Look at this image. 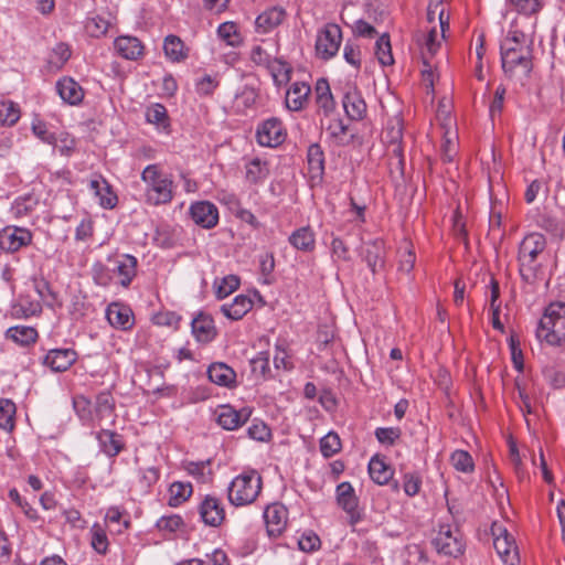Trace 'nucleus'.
I'll return each mask as SVG.
<instances>
[{
	"label": "nucleus",
	"instance_id": "f257e3e1",
	"mask_svg": "<svg viewBox=\"0 0 565 565\" xmlns=\"http://www.w3.org/2000/svg\"><path fill=\"white\" fill-rule=\"evenodd\" d=\"M145 183L143 202L150 206L170 204L174 198L177 185L171 174L164 172L160 164L145 167L140 174Z\"/></svg>",
	"mask_w": 565,
	"mask_h": 565
},
{
	"label": "nucleus",
	"instance_id": "f03ea898",
	"mask_svg": "<svg viewBox=\"0 0 565 565\" xmlns=\"http://www.w3.org/2000/svg\"><path fill=\"white\" fill-rule=\"evenodd\" d=\"M545 248L546 239L541 233H530L521 241L518 252L519 273L526 285H534L539 280L542 269L539 257Z\"/></svg>",
	"mask_w": 565,
	"mask_h": 565
},
{
	"label": "nucleus",
	"instance_id": "7ed1b4c3",
	"mask_svg": "<svg viewBox=\"0 0 565 565\" xmlns=\"http://www.w3.org/2000/svg\"><path fill=\"white\" fill-rule=\"evenodd\" d=\"M535 334L540 342L550 347L565 345V302H551L545 308Z\"/></svg>",
	"mask_w": 565,
	"mask_h": 565
},
{
	"label": "nucleus",
	"instance_id": "20e7f679",
	"mask_svg": "<svg viewBox=\"0 0 565 565\" xmlns=\"http://www.w3.org/2000/svg\"><path fill=\"white\" fill-rule=\"evenodd\" d=\"M263 487L260 475L254 470H245L236 476L227 487V499L235 507H245L255 502Z\"/></svg>",
	"mask_w": 565,
	"mask_h": 565
},
{
	"label": "nucleus",
	"instance_id": "39448f33",
	"mask_svg": "<svg viewBox=\"0 0 565 565\" xmlns=\"http://www.w3.org/2000/svg\"><path fill=\"white\" fill-rule=\"evenodd\" d=\"M510 42L501 43V63L504 73L511 78H526L532 71V47L523 44L521 47L512 49Z\"/></svg>",
	"mask_w": 565,
	"mask_h": 565
},
{
	"label": "nucleus",
	"instance_id": "423d86ee",
	"mask_svg": "<svg viewBox=\"0 0 565 565\" xmlns=\"http://www.w3.org/2000/svg\"><path fill=\"white\" fill-rule=\"evenodd\" d=\"M439 555L457 558L463 554L466 542L459 527L455 524L441 523L431 540Z\"/></svg>",
	"mask_w": 565,
	"mask_h": 565
},
{
	"label": "nucleus",
	"instance_id": "0eeeda50",
	"mask_svg": "<svg viewBox=\"0 0 565 565\" xmlns=\"http://www.w3.org/2000/svg\"><path fill=\"white\" fill-rule=\"evenodd\" d=\"M341 43V28L337 23H327L317 33L316 54L319 58L329 61L338 54Z\"/></svg>",
	"mask_w": 565,
	"mask_h": 565
},
{
	"label": "nucleus",
	"instance_id": "6e6552de",
	"mask_svg": "<svg viewBox=\"0 0 565 565\" xmlns=\"http://www.w3.org/2000/svg\"><path fill=\"white\" fill-rule=\"evenodd\" d=\"M335 500L337 504L345 512L350 526L354 527L364 519V511L359 507V498L350 482L343 481L337 486Z\"/></svg>",
	"mask_w": 565,
	"mask_h": 565
},
{
	"label": "nucleus",
	"instance_id": "1a4fd4ad",
	"mask_svg": "<svg viewBox=\"0 0 565 565\" xmlns=\"http://www.w3.org/2000/svg\"><path fill=\"white\" fill-rule=\"evenodd\" d=\"M493 536V546L505 565H516L519 563L518 547L513 536L500 523L494 522L491 526Z\"/></svg>",
	"mask_w": 565,
	"mask_h": 565
},
{
	"label": "nucleus",
	"instance_id": "9d476101",
	"mask_svg": "<svg viewBox=\"0 0 565 565\" xmlns=\"http://www.w3.org/2000/svg\"><path fill=\"white\" fill-rule=\"evenodd\" d=\"M108 262L113 264L111 271L118 278L122 288H128L137 276L138 259L130 254L109 256Z\"/></svg>",
	"mask_w": 565,
	"mask_h": 565
},
{
	"label": "nucleus",
	"instance_id": "9b49d317",
	"mask_svg": "<svg viewBox=\"0 0 565 565\" xmlns=\"http://www.w3.org/2000/svg\"><path fill=\"white\" fill-rule=\"evenodd\" d=\"M201 521L211 527H218L225 520L224 504L215 495L206 494L198 507Z\"/></svg>",
	"mask_w": 565,
	"mask_h": 565
},
{
	"label": "nucleus",
	"instance_id": "f8f14e48",
	"mask_svg": "<svg viewBox=\"0 0 565 565\" xmlns=\"http://www.w3.org/2000/svg\"><path fill=\"white\" fill-rule=\"evenodd\" d=\"M250 415V408L242 407L241 409H236L228 404L220 405L215 409L216 423L226 430L239 428L249 419Z\"/></svg>",
	"mask_w": 565,
	"mask_h": 565
},
{
	"label": "nucleus",
	"instance_id": "ddd939ff",
	"mask_svg": "<svg viewBox=\"0 0 565 565\" xmlns=\"http://www.w3.org/2000/svg\"><path fill=\"white\" fill-rule=\"evenodd\" d=\"M32 242V233L24 227L6 226L0 231V248L7 253H15Z\"/></svg>",
	"mask_w": 565,
	"mask_h": 565
},
{
	"label": "nucleus",
	"instance_id": "4468645a",
	"mask_svg": "<svg viewBox=\"0 0 565 565\" xmlns=\"http://www.w3.org/2000/svg\"><path fill=\"white\" fill-rule=\"evenodd\" d=\"M286 137L282 122L278 118L264 120L256 130L257 142L263 147H277Z\"/></svg>",
	"mask_w": 565,
	"mask_h": 565
},
{
	"label": "nucleus",
	"instance_id": "2eb2a0df",
	"mask_svg": "<svg viewBox=\"0 0 565 565\" xmlns=\"http://www.w3.org/2000/svg\"><path fill=\"white\" fill-rule=\"evenodd\" d=\"M264 521L267 534L270 537L279 536L286 529L288 510L281 503H271L264 511Z\"/></svg>",
	"mask_w": 565,
	"mask_h": 565
},
{
	"label": "nucleus",
	"instance_id": "dca6fc26",
	"mask_svg": "<svg viewBox=\"0 0 565 565\" xmlns=\"http://www.w3.org/2000/svg\"><path fill=\"white\" fill-rule=\"evenodd\" d=\"M190 215L192 221L203 228H213L218 223V210L209 201L192 203L190 206Z\"/></svg>",
	"mask_w": 565,
	"mask_h": 565
},
{
	"label": "nucleus",
	"instance_id": "f3484780",
	"mask_svg": "<svg viewBox=\"0 0 565 565\" xmlns=\"http://www.w3.org/2000/svg\"><path fill=\"white\" fill-rule=\"evenodd\" d=\"M88 188L97 198L98 204L103 209L111 210L117 205L118 196L103 175H94L89 181Z\"/></svg>",
	"mask_w": 565,
	"mask_h": 565
},
{
	"label": "nucleus",
	"instance_id": "a211bd4d",
	"mask_svg": "<svg viewBox=\"0 0 565 565\" xmlns=\"http://www.w3.org/2000/svg\"><path fill=\"white\" fill-rule=\"evenodd\" d=\"M106 319L109 324L118 330H130L135 324L132 310L120 302H111L106 308Z\"/></svg>",
	"mask_w": 565,
	"mask_h": 565
},
{
	"label": "nucleus",
	"instance_id": "6ab92c4d",
	"mask_svg": "<svg viewBox=\"0 0 565 565\" xmlns=\"http://www.w3.org/2000/svg\"><path fill=\"white\" fill-rule=\"evenodd\" d=\"M345 115L351 120H362L366 115V103L355 86L347 87L342 98Z\"/></svg>",
	"mask_w": 565,
	"mask_h": 565
},
{
	"label": "nucleus",
	"instance_id": "aec40b11",
	"mask_svg": "<svg viewBox=\"0 0 565 565\" xmlns=\"http://www.w3.org/2000/svg\"><path fill=\"white\" fill-rule=\"evenodd\" d=\"M77 353L73 349H52L43 358V364L54 372L68 370L76 361Z\"/></svg>",
	"mask_w": 565,
	"mask_h": 565
},
{
	"label": "nucleus",
	"instance_id": "412c9836",
	"mask_svg": "<svg viewBox=\"0 0 565 565\" xmlns=\"http://www.w3.org/2000/svg\"><path fill=\"white\" fill-rule=\"evenodd\" d=\"M115 398L109 391H103L97 394L94 403L93 426H100L107 418L115 422Z\"/></svg>",
	"mask_w": 565,
	"mask_h": 565
},
{
	"label": "nucleus",
	"instance_id": "4be33fe9",
	"mask_svg": "<svg viewBox=\"0 0 565 565\" xmlns=\"http://www.w3.org/2000/svg\"><path fill=\"white\" fill-rule=\"evenodd\" d=\"M95 438L102 452L107 457L114 458L125 449L124 437L110 429H100L95 433Z\"/></svg>",
	"mask_w": 565,
	"mask_h": 565
},
{
	"label": "nucleus",
	"instance_id": "5701e85b",
	"mask_svg": "<svg viewBox=\"0 0 565 565\" xmlns=\"http://www.w3.org/2000/svg\"><path fill=\"white\" fill-rule=\"evenodd\" d=\"M115 52L122 58L137 61L143 55L145 46L141 41L131 35H120L114 41Z\"/></svg>",
	"mask_w": 565,
	"mask_h": 565
},
{
	"label": "nucleus",
	"instance_id": "b1692460",
	"mask_svg": "<svg viewBox=\"0 0 565 565\" xmlns=\"http://www.w3.org/2000/svg\"><path fill=\"white\" fill-rule=\"evenodd\" d=\"M311 87L306 82H295L286 93L285 104L289 110H301L308 103Z\"/></svg>",
	"mask_w": 565,
	"mask_h": 565
},
{
	"label": "nucleus",
	"instance_id": "393cba45",
	"mask_svg": "<svg viewBox=\"0 0 565 565\" xmlns=\"http://www.w3.org/2000/svg\"><path fill=\"white\" fill-rule=\"evenodd\" d=\"M58 96L68 105L76 106L83 102L84 89L72 77H63L56 83Z\"/></svg>",
	"mask_w": 565,
	"mask_h": 565
},
{
	"label": "nucleus",
	"instance_id": "a878e982",
	"mask_svg": "<svg viewBox=\"0 0 565 565\" xmlns=\"http://www.w3.org/2000/svg\"><path fill=\"white\" fill-rule=\"evenodd\" d=\"M211 382L218 386L233 388L236 386V372L223 362H214L207 369Z\"/></svg>",
	"mask_w": 565,
	"mask_h": 565
},
{
	"label": "nucleus",
	"instance_id": "bb28decb",
	"mask_svg": "<svg viewBox=\"0 0 565 565\" xmlns=\"http://www.w3.org/2000/svg\"><path fill=\"white\" fill-rule=\"evenodd\" d=\"M4 338L19 347L28 348L38 341L39 332L33 327L13 326L6 330Z\"/></svg>",
	"mask_w": 565,
	"mask_h": 565
},
{
	"label": "nucleus",
	"instance_id": "cd10ccee",
	"mask_svg": "<svg viewBox=\"0 0 565 565\" xmlns=\"http://www.w3.org/2000/svg\"><path fill=\"white\" fill-rule=\"evenodd\" d=\"M286 11L280 7H273L260 13L255 21L256 30L266 34L277 28L284 21Z\"/></svg>",
	"mask_w": 565,
	"mask_h": 565
},
{
	"label": "nucleus",
	"instance_id": "c85d7f7f",
	"mask_svg": "<svg viewBox=\"0 0 565 565\" xmlns=\"http://www.w3.org/2000/svg\"><path fill=\"white\" fill-rule=\"evenodd\" d=\"M308 172L312 182H320L324 174V153L318 143H312L307 151Z\"/></svg>",
	"mask_w": 565,
	"mask_h": 565
},
{
	"label": "nucleus",
	"instance_id": "c756f323",
	"mask_svg": "<svg viewBox=\"0 0 565 565\" xmlns=\"http://www.w3.org/2000/svg\"><path fill=\"white\" fill-rule=\"evenodd\" d=\"M192 333L199 342H210L215 337L213 319L205 313H199L191 322Z\"/></svg>",
	"mask_w": 565,
	"mask_h": 565
},
{
	"label": "nucleus",
	"instance_id": "7c9ffc66",
	"mask_svg": "<svg viewBox=\"0 0 565 565\" xmlns=\"http://www.w3.org/2000/svg\"><path fill=\"white\" fill-rule=\"evenodd\" d=\"M270 169L266 160L254 158L245 166V180L249 184H263L269 177Z\"/></svg>",
	"mask_w": 565,
	"mask_h": 565
},
{
	"label": "nucleus",
	"instance_id": "2f4dec72",
	"mask_svg": "<svg viewBox=\"0 0 565 565\" xmlns=\"http://www.w3.org/2000/svg\"><path fill=\"white\" fill-rule=\"evenodd\" d=\"M163 51L166 57L173 63L183 62L189 57V47L179 36L173 34L166 36Z\"/></svg>",
	"mask_w": 565,
	"mask_h": 565
},
{
	"label": "nucleus",
	"instance_id": "473e14b6",
	"mask_svg": "<svg viewBox=\"0 0 565 565\" xmlns=\"http://www.w3.org/2000/svg\"><path fill=\"white\" fill-rule=\"evenodd\" d=\"M253 308V301L249 297L238 295L231 303L221 306V312L231 320L242 319Z\"/></svg>",
	"mask_w": 565,
	"mask_h": 565
},
{
	"label": "nucleus",
	"instance_id": "72a5a7b5",
	"mask_svg": "<svg viewBox=\"0 0 565 565\" xmlns=\"http://www.w3.org/2000/svg\"><path fill=\"white\" fill-rule=\"evenodd\" d=\"M288 242L292 247L301 252H312L316 247V236L309 226H303L294 231Z\"/></svg>",
	"mask_w": 565,
	"mask_h": 565
},
{
	"label": "nucleus",
	"instance_id": "f704fd0d",
	"mask_svg": "<svg viewBox=\"0 0 565 565\" xmlns=\"http://www.w3.org/2000/svg\"><path fill=\"white\" fill-rule=\"evenodd\" d=\"M41 311L42 307L39 301L21 298L11 306L10 315L14 319H28L38 316Z\"/></svg>",
	"mask_w": 565,
	"mask_h": 565
},
{
	"label": "nucleus",
	"instance_id": "c9c22d12",
	"mask_svg": "<svg viewBox=\"0 0 565 565\" xmlns=\"http://www.w3.org/2000/svg\"><path fill=\"white\" fill-rule=\"evenodd\" d=\"M369 473L371 479L377 484H386L393 477V470L384 460L377 456L371 458L369 462Z\"/></svg>",
	"mask_w": 565,
	"mask_h": 565
},
{
	"label": "nucleus",
	"instance_id": "e433bc0d",
	"mask_svg": "<svg viewBox=\"0 0 565 565\" xmlns=\"http://www.w3.org/2000/svg\"><path fill=\"white\" fill-rule=\"evenodd\" d=\"M364 260L367 267L375 274L384 266V249L381 242H373L365 246Z\"/></svg>",
	"mask_w": 565,
	"mask_h": 565
},
{
	"label": "nucleus",
	"instance_id": "4c0bfd02",
	"mask_svg": "<svg viewBox=\"0 0 565 565\" xmlns=\"http://www.w3.org/2000/svg\"><path fill=\"white\" fill-rule=\"evenodd\" d=\"M146 120L156 125L160 130H167L170 127L167 108L159 103L151 104L146 109Z\"/></svg>",
	"mask_w": 565,
	"mask_h": 565
},
{
	"label": "nucleus",
	"instance_id": "58836bf2",
	"mask_svg": "<svg viewBox=\"0 0 565 565\" xmlns=\"http://www.w3.org/2000/svg\"><path fill=\"white\" fill-rule=\"evenodd\" d=\"M192 492L193 489L190 482H172L169 487V505L173 508L179 507L191 497Z\"/></svg>",
	"mask_w": 565,
	"mask_h": 565
},
{
	"label": "nucleus",
	"instance_id": "ea45409f",
	"mask_svg": "<svg viewBox=\"0 0 565 565\" xmlns=\"http://www.w3.org/2000/svg\"><path fill=\"white\" fill-rule=\"evenodd\" d=\"M160 478V470L157 467L139 468L137 471L136 486L142 493H148Z\"/></svg>",
	"mask_w": 565,
	"mask_h": 565
},
{
	"label": "nucleus",
	"instance_id": "a19ab883",
	"mask_svg": "<svg viewBox=\"0 0 565 565\" xmlns=\"http://www.w3.org/2000/svg\"><path fill=\"white\" fill-rule=\"evenodd\" d=\"M21 117V110L17 103L9 99L0 100V125L11 127Z\"/></svg>",
	"mask_w": 565,
	"mask_h": 565
},
{
	"label": "nucleus",
	"instance_id": "79ce46f5",
	"mask_svg": "<svg viewBox=\"0 0 565 565\" xmlns=\"http://www.w3.org/2000/svg\"><path fill=\"white\" fill-rule=\"evenodd\" d=\"M220 86V75L215 74H203L201 77L195 79L194 87L195 92L201 97L212 96Z\"/></svg>",
	"mask_w": 565,
	"mask_h": 565
},
{
	"label": "nucleus",
	"instance_id": "37998d69",
	"mask_svg": "<svg viewBox=\"0 0 565 565\" xmlns=\"http://www.w3.org/2000/svg\"><path fill=\"white\" fill-rule=\"evenodd\" d=\"M15 404L8 398H0V429L12 431L15 426Z\"/></svg>",
	"mask_w": 565,
	"mask_h": 565
},
{
	"label": "nucleus",
	"instance_id": "c03bdc74",
	"mask_svg": "<svg viewBox=\"0 0 565 565\" xmlns=\"http://www.w3.org/2000/svg\"><path fill=\"white\" fill-rule=\"evenodd\" d=\"M266 68L271 74L274 83L277 86L286 84L290 79L291 68L288 66L286 62L279 58H273Z\"/></svg>",
	"mask_w": 565,
	"mask_h": 565
},
{
	"label": "nucleus",
	"instance_id": "a18cd8bd",
	"mask_svg": "<svg viewBox=\"0 0 565 565\" xmlns=\"http://www.w3.org/2000/svg\"><path fill=\"white\" fill-rule=\"evenodd\" d=\"M327 134L337 146L349 143L348 126L340 118L331 119L326 128Z\"/></svg>",
	"mask_w": 565,
	"mask_h": 565
},
{
	"label": "nucleus",
	"instance_id": "49530a36",
	"mask_svg": "<svg viewBox=\"0 0 565 565\" xmlns=\"http://www.w3.org/2000/svg\"><path fill=\"white\" fill-rule=\"evenodd\" d=\"M110 23L102 15L95 14L88 17L85 21V31L92 38H102L108 31Z\"/></svg>",
	"mask_w": 565,
	"mask_h": 565
},
{
	"label": "nucleus",
	"instance_id": "de8ad7c7",
	"mask_svg": "<svg viewBox=\"0 0 565 565\" xmlns=\"http://www.w3.org/2000/svg\"><path fill=\"white\" fill-rule=\"evenodd\" d=\"M217 35L227 45L233 47L238 46L242 42L237 25L232 21L221 23L217 28Z\"/></svg>",
	"mask_w": 565,
	"mask_h": 565
},
{
	"label": "nucleus",
	"instance_id": "09e8293b",
	"mask_svg": "<svg viewBox=\"0 0 565 565\" xmlns=\"http://www.w3.org/2000/svg\"><path fill=\"white\" fill-rule=\"evenodd\" d=\"M74 409L79 419L93 426L94 404L84 395H78L73 399Z\"/></svg>",
	"mask_w": 565,
	"mask_h": 565
},
{
	"label": "nucleus",
	"instance_id": "8fccbe9b",
	"mask_svg": "<svg viewBox=\"0 0 565 565\" xmlns=\"http://www.w3.org/2000/svg\"><path fill=\"white\" fill-rule=\"evenodd\" d=\"M450 462L457 471L463 473H470L475 470L473 459L466 450H455L450 456Z\"/></svg>",
	"mask_w": 565,
	"mask_h": 565
},
{
	"label": "nucleus",
	"instance_id": "3c124183",
	"mask_svg": "<svg viewBox=\"0 0 565 565\" xmlns=\"http://www.w3.org/2000/svg\"><path fill=\"white\" fill-rule=\"evenodd\" d=\"M458 137L455 132L445 131L444 140L441 143V159L446 163L454 162L457 153H458Z\"/></svg>",
	"mask_w": 565,
	"mask_h": 565
},
{
	"label": "nucleus",
	"instance_id": "603ef678",
	"mask_svg": "<svg viewBox=\"0 0 565 565\" xmlns=\"http://www.w3.org/2000/svg\"><path fill=\"white\" fill-rule=\"evenodd\" d=\"M90 545L100 555L108 552V537L105 530L98 523L93 524L90 529Z\"/></svg>",
	"mask_w": 565,
	"mask_h": 565
},
{
	"label": "nucleus",
	"instance_id": "864d4df0",
	"mask_svg": "<svg viewBox=\"0 0 565 565\" xmlns=\"http://www.w3.org/2000/svg\"><path fill=\"white\" fill-rule=\"evenodd\" d=\"M341 450V440L337 433L329 431L320 439V451L324 458H330Z\"/></svg>",
	"mask_w": 565,
	"mask_h": 565
},
{
	"label": "nucleus",
	"instance_id": "5fc2aeb1",
	"mask_svg": "<svg viewBox=\"0 0 565 565\" xmlns=\"http://www.w3.org/2000/svg\"><path fill=\"white\" fill-rule=\"evenodd\" d=\"M375 54L379 62L384 66L392 65L394 63L390 38L387 34H383L377 39L375 43Z\"/></svg>",
	"mask_w": 565,
	"mask_h": 565
},
{
	"label": "nucleus",
	"instance_id": "6e6d98bb",
	"mask_svg": "<svg viewBox=\"0 0 565 565\" xmlns=\"http://www.w3.org/2000/svg\"><path fill=\"white\" fill-rule=\"evenodd\" d=\"M210 460L206 461H190L185 466V470L189 475L193 476L201 482H207L212 478V471L210 469Z\"/></svg>",
	"mask_w": 565,
	"mask_h": 565
},
{
	"label": "nucleus",
	"instance_id": "4d7b16f0",
	"mask_svg": "<svg viewBox=\"0 0 565 565\" xmlns=\"http://www.w3.org/2000/svg\"><path fill=\"white\" fill-rule=\"evenodd\" d=\"M71 54L68 44L60 42L52 49L49 63L53 67L61 68L70 60Z\"/></svg>",
	"mask_w": 565,
	"mask_h": 565
},
{
	"label": "nucleus",
	"instance_id": "13d9d810",
	"mask_svg": "<svg viewBox=\"0 0 565 565\" xmlns=\"http://www.w3.org/2000/svg\"><path fill=\"white\" fill-rule=\"evenodd\" d=\"M418 43L422 45V58L424 60V53L429 61L440 47V41L437 40L436 29H431L429 32L423 35V41L418 39Z\"/></svg>",
	"mask_w": 565,
	"mask_h": 565
},
{
	"label": "nucleus",
	"instance_id": "bf43d9fd",
	"mask_svg": "<svg viewBox=\"0 0 565 565\" xmlns=\"http://www.w3.org/2000/svg\"><path fill=\"white\" fill-rule=\"evenodd\" d=\"M92 277L95 285L100 287H108L113 281V271L111 268H108L103 263H95L92 266Z\"/></svg>",
	"mask_w": 565,
	"mask_h": 565
},
{
	"label": "nucleus",
	"instance_id": "052dcab7",
	"mask_svg": "<svg viewBox=\"0 0 565 565\" xmlns=\"http://www.w3.org/2000/svg\"><path fill=\"white\" fill-rule=\"evenodd\" d=\"M249 364H250L252 373L256 377L264 379L270 372L268 352L257 353V355L250 360Z\"/></svg>",
	"mask_w": 565,
	"mask_h": 565
},
{
	"label": "nucleus",
	"instance_id": "680f3d73",
	"mask_svg": "<svg viewBox=\"0 0 565 565\" xmlns=\"http://www.w3.org/2000/svg\"><path fill=\"white\" fill-rule=\"evenodd\" d=\"M343 58L355 70L361 68V47L354 41L348 40L343 47Z\"/></svg>",
	"mask_w": 565,
	"mask_h": 565
},
{
	"label": "nucleus",
	"instance_id": "e2e57ef3",
	"mask_svg": "<svg viewBox=\"0 0 565 565\" xmlns=\"http://www.w3.org/2000/svg\"><path fill=\"white\" fill-rule=\"evenodd\" d=\"M377 441L385 446H393L399 439L402 431L398 427H379L374 433Z\"/></svg>",
	"mask_w": 565,
	"mask_h": 565
},
{
	"label": "nucleus",
	"instance_id": "0e129e2a",
	"mask_svg": "<svg viewBox=\"0 0 565 565\" xmlns=\"http://www.w3.org/2000/svg\"><path fill=\"white\" fill-rule=\"evenodd\" d=\"M152 322L159 327L179 328L181 317L174 311H159L152 316Z\"/></svg>",
	"mask_w": 565,
	"mask_h": 565
},
{
	"label": "nucleus",
	"instance_id": "69168bd1",
	"mask_svg": "<svg viewBox=\"0 0 565 565\" xmlns=\"http://www.w3.org/2000/svg\"><path fill=\"white\" fill-rule=\"evenodd\" d=\"M422 488V478L417 472H406L403 476V490L406 495L415 497Z\"/></svg>",
	"mask_w": 565,
	"mask_h": 565
},
{
	"label": "nucleus",
	"instance_id": "338daca9",
	"mask_svg": "<svg viewBox=\"0 0 565 565\" xmlns=\"http://www.w3.org/2000/svg\"><path fill=\"white\" fill-rule=\"evenodd\" d=\"M239 287V278L235 275L224 277L216 287V297L223 299Z\"/></svg>",
	"mask_w": 565,
	"mask_h": 565
},
{
	"label": "nucleus",
	"instance_id": "774afa93",
	"mask_svg": "<svg viewBox=\"0 0 565 565\" xmlns=\"http://www.w3.org/2000/svg\"><path fill=\"white\" fill-rule=\"evenodd\" d=\"M247 435L249 438L257 441H267L271 431L269 427L262 420H254L252 425L247 428Z\"/></svg>",
	"mask_w": 565,
	"mask_h": 565
}]
</instances>
